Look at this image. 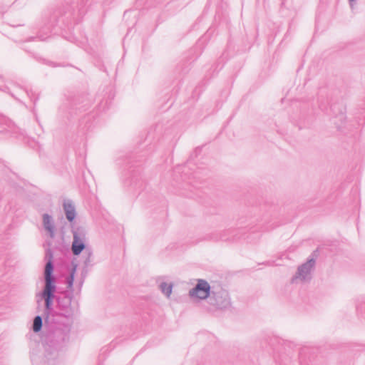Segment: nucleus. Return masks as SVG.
Listing matches in <instances>:
<instances>
[{
    "label": "nucleus",
    "instance_id": "9",
    "mask_svg": "<svg viewBox=\"0 0 365 365\" xmlns=\"http://www.w3.org/2000/svg\"><path fill=\"white\" fill-rule=\"evenodd\" d=\"M73 274H72V275H71V281L69 282V287H71L72 283H73Z\"/></svg>",
    "mask_w": 365,
    "mask_h": 365
},
{
    "label": "nucleus",
    "instance_id": "3",
    "mask_svg": "<svg viewBox=\"0 0 365 365\" xmlns=\"http://www.w3.org/2000/svg\"><path fill=\"white\" fill-rule=\"evenodd\" d=\"M71 249L75 255H78L85 249L83 239H81L76 232L73 234V242Z\"/></svg>",
    "mask_w": 365,
    "mask_h": 365
},
{
    "label": "nucleus",
    "instance_id": "7",
    "mask_svg": "<svg viewBox=\"0 0 365 365\" xmlns=\"http://www.w3.org/2000/svg\"><path fill=\"white\" fill-rule=\"evenodd\" d=\"M42 327V319L41 317L37 316L35 317L34 320L33 329L35 332H38L41 330Z\"/></svg>",
    "mask_w": 365,
    "mask_h": 365
},
{
    "label": "nucleus",
    "instance_id": "4",
    "mask_svg": "<svg viewBox=\"0 0 365 365\" xmlns=\"http://www.w3.org/2000/svg\"><path fill=\"white\" fill-rule=\"evenodd\" d=\"M314 266V262L309 261L307 263L302 265L298 271V275L299 277H304L306 274H309L310 270Z\"/></svg>",
    "mask_w": 365,
    "mask_h": 365
},
{
    "label": "nucleus",
    "instance_id": "8",
    "mask_svg": "<svg viewBox=\"0 0 365 365\" xmlns=\"http://www.w3.org/2000/svg\"><path fill=\"white\" fill-rule=\"evenodd\" d=\"M162 292L167 296L169 297L172 293V286L170 284L163 283L161 284Z\"/></svg>",
    "mask_w": 365,
    "mask_h": 365
},
{
    "label": "nucleus",
    "instance_id": "2",
    "mask_svg": "<svg viewBox=\"0 0 365 365\" xmlns=\"http://www.w3.org/2000/svg\"><path fill=\"white\" fill-rule=\"evenodd\" d=\"M210 287L209 284L204 280H199L195 288L190 292V295L198 299H205L210 294Z\"/></svg>",
    "mask_w": 365,
    "mask_h": 365
},
{
    "label": "nucleus",
    "instance_id": "6",
    "mask_svg": "<svg viewBox=\"0 0 365 365\" xmlns=\"http://www.w3.org/2000/svg\"><path fill=\"white\" fill-rule=\"evenodd\" d=\"M43 221L46 230H47L51 233V235H53V230L51 217L47 214L43 215Z\"/></svg>",
    "mask_w": 365,
    "mask_h": 365
},
{
    "label": "nucleus",
    "instance_id": "5",
    "mask_svg": "<svg viewBox=\"0 0 365 365\" xmlns=\"http://www.w3.org/2000/svg\"><path fill=\"white\" fill-rule=\"evenodd\" d=\"M64 210L66 214V217L69 221H72L75 217V210L71 204H65Z\"/></svg>",
    "mask_w": 365,
    "mask_h": 365
},
{
    "label": "nucleus",
    "instance_id": "1",
    "mask_svg": "<svg viewBox=\"0 0 365 365\" xmlns=\"http://www.w3.org/2000/svg\"><path fill=\"white\" fill-rule=\"evenodd\" d=\"M53 265L51 261L48 262L45 267V287L42 293V297L45 299L46 307L49 309L51 306L53 293L55 292V284L52 277Z\"/></svg>",
    "mask_w": 365,
    "mask_h": 365
}]
</instances>
